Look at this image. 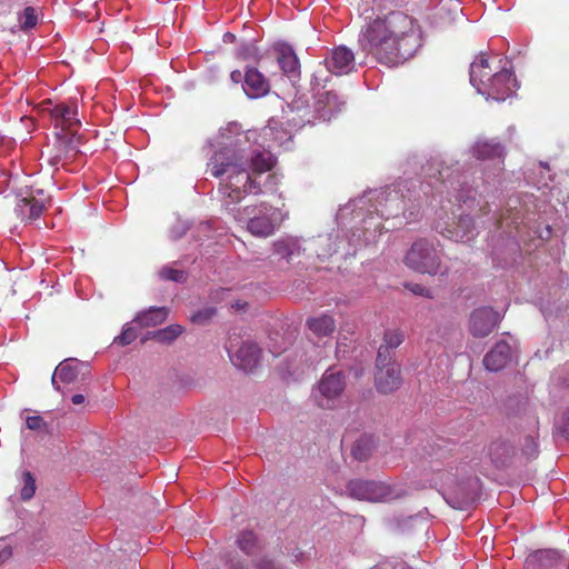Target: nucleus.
<instances>
[{"label":"nucleus","instance_id":"obj_11","mask_svg":"<svg viewBox=\"0 0 569 569\" xmlns=\"http://www.w3.org/2000/svg\"><path fill=\"white\" fill-rule=\"evenodd\" d=\"M497 68H492L488 58L485 53L478 54L475 60L470 64L469 77L470 83L473 88H476L478 93H482L486 82L490 81V78L493 76L495 70Z\"/></svg>","mask_w":569,"mask_h":569},{"label":"nucleus","instance_id":"obj_1","mask_svg":"<svg viewBox=\"0 0 569 569\" xmlns=\"http://www.w3.org/2000/svg\"><path fill=\"white\" fill-rule=\"evenodd\" d=\"M257 137V131H242L238 122H229L219 129L213 142H210L222 146L211 157L208 168L213 177H226L221 191L229 203L239 202L248 193H260L261 187L256 176L269 171L273 166L271 153L254 147Z\"/></svg>","mask_w":569,"mask_h":569},{"label":"nucleus","instance_id":"obj_20","mask_svg":"<svg viewBox=\"0 0 569 569\" xmlns=\"http://www.w3.org/2000/svg\"><path fill=\"white\" fill-rule=\"evenodd\" d=\"M560 561V555L556 550H540L530 555L527 560L526 569H551Z\"/></svg>","mask_w":569,"mask_h":569},{"label":"nucleus","instance_id":"obj_42","mask_svg":"<svg viewBox=\"0 0 569 569\" xmlns=\"http://www.w3.org/2000/svg\"><path fill=\"white\" fill-rule=\"evenodd\" d=\"M27 428L30 430H43L47 423L40 416H30L26 420Z\"/></svg>","mask_w":569,"mask_h":569},{"label":"nucleus","instance_id":"obj_25","mask_svg":"<svg viewBox=\"0 0 569 569\" xmlns=\"http://www.w3.org/2000/svg\"><path fill=\"white\" fill-rule=\"evenodd\" d=\"M278 62L281 70L289 76L296 77L299 73V60L291 47L282 44L278 49Z\"/></svg>","mask_w":569,"mask_h":569},{"label":"nucleus","instance_id":"obj_7","mask_svg":"<svg viewBox=\"0 0 569 569\" xmlns=\"http://www.w3.org/2000/svg\"><path fill=\"white\" fill-rule=\"evenodd\" d=\"M375 385L379 392L391 393L402 385L400 366L383 357V348H379L377 356V372Z\"/></svg>","mask_w":569,"mask_h":569},{"label":"nucleus","instance_id":"obj_50","mask_svg":"<svg viewBox=\"0 0 569 569\" xmlns=\"http://www.w3.org/2000/svg\"><path fill=\"white\" fill-rule=\"evenodd\" d=\"M437 173L439 176V179H445V172L442 169H437Z\"/></svg>","mask_w":569,"mask_h":569},{"label":"nucleus","instance_id":"obj_37","mask_svg":"<svg viewBox=\"0 0 569 569\" xmlns=\"http://www.w3.org/2000/svg\"><path fill=\"white\" fill-rule=\"evenodd\" d=\"M78 123H79V120L77 118V109L68 106L67 109L64 110V114H63L62 119L60 120L62 130L70 131L71 128Z\"/></svg>","mask_w":569,"mask_h":569},{"label":"nucleus","instance_id":"obj_12","mask_svg":"<svg viewBox=\"0 0 569 569\" xmlns=\"http://www.w3.org/2000/svg\"><path fill=\"white\" fill-rule=\"evenodd\" d=\"M325 62L331 73L347 74L355 68V54L346 46H339L331 51Z\"/></svg>","mask_w":569,"mask_h":569},{"label":"nucleus","instance_id":"obj_52","mask_svg":"<svg viewBox=\"0 0 569 569\" xmlns=\"http://www.w3.org/2000/svg\"><path fill=\"white\" fill-rule=\"evenodd\" d=\"M427 173L430 176V177H436L437 173L436 172H432L431 168L429 169H426Z\"/></svg>","mask_w":569,"mask_h":569},{"label":"nucleus","instance_id":"obj_36","mask_svg":"<svg viewBox=\"0 0 569 569\" xmlns=\"http://www.w3.org/2000/svg\"><path fill=\"white\" fill-rule=\"evenodd\" d=\"M216 315L213 307H206L191 316V321L196 325L203 326L208 323Z\"/></svg>","mask_w":569,"mask_h":569},{"label":"nucleus","instance_id":"obj_23","mask_svg":"<svg viewBox=\"0 0 569 569\" xmlns=\"http://www.w3.org/2000/svg\"><path fill=\"white\" fill-rule=\"evenodd\" d=\"M307 327L316 337H327L336 330V321L330 315L308 318Z\"/></svg>","mask_w":569,"mask_h":569},{"label":"nucleus","instance_id":"obj_47","mask_svg":"<svg viewBox=\"0 0 569 569\" xmlns=\"http://www.w3.org/2000/svg\"><path fill=\"white\" fill-rule=\"evenodd\" d=\"M84 400H86L84 396H83V395H80V393L74 395V396H72V398H71L72 403H73V405H77V406H78V405H82V403L84 402Z\"/></svg>","mask_w":569,"mask_h":569},{"label":"nucleus","instance_id":"obj_53","mask_svg":"<svg viewBox=\"0 0 569 569\" xmlns=\"http://www.w3.org/2000/svg\"><path fill=\"white\" fill-rule=\"evenodd\" d=\"M400 569H411V568L402 566Z\"/></svg>","mask_w":569,"mask_h":569},{"label":"nucleus","instance_id":"obj_26","mask_svg":"<svg viewBox=\"0 0 569 569\" xmlns=\"http://www.w3.org/2000/svg\"><path fill=\"white\" fill-rule=\"evenodd\" d=\"M168 317V309L164 307H151L137 315L134 322L140 327H156L164 322Z\"/></svg>","mask_w":569,"mask_h":569},{"label":"nucleus","instance_id":"obj_49","mask_svg":"<svg viewBox=\"0 0 569 569\" xmlns=\"http://www.w3.org/2000/svg\"><path fill=\"white\" fill-rule=\"evenodd\" d=\"M232 308H234L237 310L243 309L244 308V303L237 302L236 305L232 306Z\"/></svg>","mask_w":569,"mask_h":569},{"label":"nucleus","instance_id":"obj_9","mask_svg":"<svg viewBox=\"0 0 569 569\" xmlns=\"http://www.w3.org/2000/svg\"><path fill=\"white\" fill-rule=\"evenodd\" d=\"M486 90L482 91V96L492 98L497 101H503L509 97L517 87V80L512 72L506 68L496 69L493 76L489 82H486Z\"/></svg>","mask_w":569,"mask_h":569},{"label":"nucleus","instance_id":"obj_18","mask_svg":"<svg viewBox=\"0 0 569 569\" xmlns=\"http://www.w3.org/2000/svg\"><path fill=\"white\" fill-rule=\"evenodd\" d=\"M381 217L389 219L396 218L403 211L405 203L402 196L397 190H386L379 196Z\"/></svg>","mask_w":569,"mask_h":569},{"label":"nucleus","instance_id":"obj_28","mask_svg":"<svg viewBox=\"0 0 569 569\" xmlns=\"http://www.w3.org/2000/svg\"><path fill=\"white\" fill-rule=\"evenodd\" d=\"M488 451L496 465H503L509 458L511 449L505 441L497 440L490 443Z\"/></svg>","mask_w":569,"mask_h":569},{"label":"nucleus","instance_id":"obj_30","mask_svg":"<svg viewBox=\"0 0 569 569\" xmlns=\"http://www.w3.org/2000/svg\"><path fill=\"white\" fill-rule=\"evenodd\" d=\"M372 440L368 437H361L352 447V456L355 459L363 461L367 460L372 451Z\"/></svg>","mask_w":569,"mask_h":569},{"label":"nucleus","instance_id":"obj_29","mask_svg":"<svg viewBox=\"0 0 569 569\" xmlns=\"http://www.w3.org/2000/svg\"><path fill=\"white\" fill-rule=\"evenodd\" d=\"M403 339L405 335L402 331L398 329H388L383 336L385 343L380 346V348H383V357L388 358L389 349L399 347L403 342Z\"/></svg>","mask_w":569,"mask_h":569},{"label":"nucleus","instance_id":"obj_24","mask_svg":"<svg viewBox=\"0 0 569 569\" xmlns=\"http://www.w3.org/2000/svg\"><path fill=\"white\" fill-rule=\"evenodd\" d=\"M472 153L478 159H501L503 147L493 140H478L472 148Z\"/></svg>","mask_w":569,"mask_h":569},{"label":"nucleus","instance_id":"obj_46","mask_svg":"<svg viewBox=\"0 0 569 569\" xmlns=\"http://www.w3.org/2000/svg\"><path fill=\"white\" fill-rule=\"evenodd\" d=\"M230 78L234 83H239L242 81V73L239 70H234L231 72Z\"/></svg>","mask_w":569,"mask_h":569},{"label":"nucleus","instance_id":"obj_16","mask_svg":"<svg viewBox=\"0 0 569 569\" xmlns=\"http://www.w3.org/2000/svg\"><path fill=\"white\" fill-rule=\"evenodd\" d=\"M262 142H258L254 144L259 150L267 151V148H271L272 146H282L284 142L291 140V136L289 132H287L282 127L281 123L271 119L262 129L261 132Z\"/></svg>","mask_w":569,"mask_h":569},{"label":"nucleus","instance_id":"obj_40","mask_svg":"<svg viewBox=\"0 0 569 569\" xmlns=\"http://www.w3.org/2000/svg\"><path fill=\"white\" fill-rule=\"evenodd\" d=\"M258 53V48L253 43L243 44L238 52L239 57H241L244 60L257 59Z\"/></svg>","mask_w":569,"mask_h":569},{"label":"nucleus","instance_id":"obj_39","mask_svg":"<svg viewBox=\"0 0 569 569\" xmlns=\"http://www.w3.org/2000/svg\"><path fill=\"white\" fill-rule=\"evenodd\" d=\"M522 451L528 458H535L538 453V442L536 437L527 436L522 443Z\"/></svg>","mask_w":569,"mask_h":569},{"label":"nucleus","instance_id":"obj_15","mask_svg":"<svg viewBox=\"0 0 569 569\" xmlns=\"http://www.w3.org/2000/svg\"><path fill=\"white\" fill-rule=\"evenodd\" d=\"M512 348L506 340L498 341L493 348L485 356L483 365L490 371L503 369L511 360Z\"/></svg>","mask_w":569,"mask_h":569},{"label":"nucleus","instance_id":"obj_31","mask_svg":"<svg viewBox=\"0 0 569 569\" xmlns=\"http://www.w3.org/2000/svg\"><path fill=\"white\" fill-rule=\"evenodd\" d=\"M237 543L244 553L252 555L257 547V538L253 532L243 531L240 533Z\"/></svg>","mask_w":569,"mask_h":569},{"label":"nucleus","instance_id":"obj_3","mask_svg":"<svg viewBox=\"0 0 569 569\" xmlns=\"http://www.w3.org/2000/svg\"><path fill=\"white\" fill-rule=\"evenodd\" d=\"M403 262L416 272L440 277L448 274V267L442 264L439 252L427 239L416 240L405 254Z\"/></svg>","mask_w":569,"mask_h":569},{"label":"nucleus","instance_id":"obj_41","mask_svg":"<svg viewBox=\"0 0 569 569\" xmlns=\"http://www.w3.org/2000/svg\"><path fill=\"white\" fill-rule=\"evenodd\" d=\"M406 288L408 290H410L416 296L426 297V298H429V299L433 298L432 291L429 288H427V287H425L422 284L409 283V284H406Z\"/></svg>","mask_w":569,"mask_h":569},{"label":"nucleus","instance_id":"obj_5","mask_svg":"<svg viewBox=\"0 0 569 569\" xmlns=\"http://www.w3.org/2000/svg\"><path fill=\"white\" fill-rule=\"evenodd\" d=\"M346 388L345 375L341 371L327 370L313 389L312 397L321 409H336Z\"/></svg>","mask_w":569,"mask_h":569},{"label":"nucleus","instance_id":"obj_2","mask_svg":"<svg viewBox=\"0 0 569 569\" xmlns=\"http://www.w3.org/2000/svg\"><path fill=\"white\" fill-rule=\"evenodd\" d=\"M358 44L385 64L409 59L420 46L415 20L400 11L368 20L361 28Z\"/></svg>","mask_w":569,"mask_h":569},{"label":"nucleus","instance_id":"obj_35","mask_svg":"<svg viewBox=\"0 0 569 569\" xmlns=\"http://www.w3.org/2000/svg\"><path fill=\"white\" fill-rule=\"evenodd\" d=\"M19 22L23 30L33 28L38 22L36 10L32 7H27L20 16Z\"/></svg>","mask_w":569,"mask_h":569},{"label":"nucleus","instance_id":"obj_17","mask_svg":"<svg viewBox=\"0 0 569 569\" xmlns=\"http://www.w3.org/2000/svg\"><path fill=\"white\" fill-rule=\"evenodd\" d=\"M46 206L43 200L37 199L34 196H28L19 199L14 207V213L18 218L26 222L37 220L43 212Z\"/></svg>","mask_w":569,"mask_h":569},{"label":"nucleus","instance_id":"obj_48","mask_svg":"<svg viewBox=\"0 0 569 569\" xmlns=\"http://www.w3.org/2000/svg\"><path fill=\"white\" fill-rule=\"evenodd\" d=\"M230 569H247V567L240 562V561H234L233 559L230 560Z\"/></svg>","mask_w":569,"mask_h":569},{"label":"nucleus","instance_id":"obj_27","mask_svg":"<svg viewBox=\"0 0 569 569\" xmlns=\"http://www.w3.org/2000/svg\"><path fill=\"white\" fill-rule=\"evenodd\" d=\"M78 143H79V138L76 136V133H73V132H70V134L66 133L63 139H61V141H60V144L63 146V149L60 151V153L58 156H56L52 159H49V163L51 166H57L61 160H63V164H64L67 160H69L70 158H72L73 156H76L79 152Z\"/></svg>","mask_w":569,"mask_h":569},{"label":"nucleus","instance_id":"obj_43","mask_svg":"<svg viewBox=\"0 0 569 569\" xmlns=\"http://www.w3.org/2000/svg\"><path fill=\"white\" fill-rule=\"evenodd\" d=\"M257 569H284L283 567L277 565L273 560L263 557L256 563Z\"/></svg>","mask_w":569,"mask_h":569},{"label":"nucleus","instance_id":"obj_6","mask_svg":"<svg viewBox=\"0 0 569 569\" xmlns=\"http://www.w3.org/2000/svg\"><path fill=\"white\" fill-rule=\"evenodd\" d=\"M270 210L267 206H248L243 209H233V217L240 222H247V229L252 236L267 238L276 230Z\"/></svg>","mask_w":569,"mask_h":569},{"label":"nucleus","instance_id":"obj_38","mask_svg":"<svg viewBox=\"0 0 569 569\" xmlns=\"http://www.w3.org/2000/svg\"><path fill=\"white\" fill-rule=\"evenodd\" d=\"M159 274L162 279L172 280L174 282H183L186 280V274L183 271L170 267H163Z\"/></svg>","mask_w":569,"mask_h":569},{"label":"nucleus","instance_id":"obj_13","mask_svg":"<svg viewBox=\"0 0 569 569\" xmlns=\"http://www.w3.org/2000/svg\"><path fill=\"white\" fill-rule=\"evenodd\" d=\"M88 365L84 362H80L77 359H66L61 361L56 368L53 376L51 378V383L53 388L59 391L60 386L58 385V379L63 383H71L77 380L78 376L88 370Z\"/></svg>","mask_w":569,"mask_h":569},{"label":"nucleus","instance_id":"obj_4","mask_svg":"<svg viewBox=\"0 0 569 569\" xmlns=\"http://www.w3.org/2000/svg\"><path fill=\"white\" fill-rule=\"evenodd\" d=\"M348 495L351 498L369 502H385L398 499L405 495V490L389 486L385 482L355 479L347 485Z\"/></svg>","mask_w":569,"mask_h":569},{"label":"nucleus","instance_id":"obj_22","mask_svg":"<svg viewBox=\"0 0 569 569\" xmlns=\"http://www.w3.org/2000/svg\"><path fill=\"white\" fill-rule=\"evenodd\" d=\"M272 248L276 256L288 262L301 254V246L299 241L293 238L278 239L272 243Z\"/></svg>","mask_w":569,"mask_h":569},{"label":"nucleus","instance_id":"obj_21","mask_svg":"<svg viewBox=\"0 0 569 569\" xmlns=\"http://www.w3.org/2000/svg\"><path fill=\"white\" fill-rule=\"evenodd\" d=\"M343 106L345 101L341 100L336 92L327 91L319 97L316 108L321 118L329 120L335 113L340 111Z\"/></svg>","mask_w":569,"mask_h":569},{"label":"nucleus","instance_id":"obj_8","mask_svg":"<svg viewBox=\"0 0 569 569\" xmlns=\"http://www.w3.org/2000/svg\"><path fill=\"white\" fill-rule=\"evenodd\" d=\"M237 339H230L227 350L232 363L244 371H252L260 362L261 349L251 340L242 341L239 346Z\"/></svg>","mask_w":569,"mask_h":569},{"label":"nucleus","instance_id":"obj_44","mask_svg":"<svg viewBox=\"0 0 569 569\" xmlns=\"http://www.w3.org/2000/svg\"><path fill=\"white\" fill-rule=\"evenodd\" d=\"M68 106L66 104H57L54 106L53 108L50 109V114L51 117L60 122V120L62 119L63 114H64V110L67 109Z\"/></svg>","mask_w":569,"mask_h":569},{"label":"nucleus","instance_id":"obj_33","mask_svg":"<svg viewBox=\"0 0 569 569\" xmlns=\"http://www.w3.org/2000/svg\"><path fill=\"white\" fill-rule=\"evenodd\" d=\"M36 492V480L29 471L22 475V488L20 490V497L22 500H29L34 496Z\"/></svg>","mask_w":569,"mask_h":569},{"label":"nucleus","instance_id":"obj_14","mask_svg":"<svg viewBox=\"0 0 569 569\" xmlns=\"http://www.w3.org/2000/svg\"><path fill=\"white\" fill-rule=\"evenodd\" d=\"M437 229L443 237L457 242H467L473 238V222L468 214L460 216L458 222L445 228L438 224Z\"/></svg>","mask_w":569,"mask_h":569},{"label":"nucleus","instance_id":"obj_32","mask_svg":"<svg viewBox=\"0 0 569 569\" xmlns=\"http://www.w3.org/2000/svg\"><path fill=\"white\" fill-rule=\"evenodd\" d=\"M182 333V327L179 325H171L167 328L157 331L153 337L160 342H171Z\"/></svg>","mask_w":569,"mask_h":569},{"label":"nucleus","instance_id":"obj_10","mask_svg":"<svg viewBox=\"0 0 569 569\" xmlns=\"http://www.w3.org/2000/svg\"><path fill=\"white\" fill-rule=\"evenodd\" d=\"M500 319V313L492 308H478L470 316V332L475 337H486L492 332Z\"/></svg>","mask_w":569,"mask_h":569},{"label":"nucleus","instance_id":"obj_51","mask_svg":"<svg viewBox=\"0 0 569 569\" xmlns=\"http://www.w3.org/2000/svg\"><path fill=\"white\" fill-rule=\"evenodd\" d=\"M292 557L295 558V561H299L300 557H302V552L293 553Z\"/></svg>","mask_w":569,"mask_h":569},{"label":"nucleus","instance_id":"obj_45","mask_svg":"<svg viewBox=\"0 0 569 569\" xmlns=\"http://www.w3.org/2000/svg\"><path fill=\"white\" fill-rule=\"evenodd\" d=\"M11 549L0 543V566L11 557Z\"/></svg>","mask_w":569,"mask_h":569},{"label":"nucleus","instance_id":"obj_34","mask_svg":"<svg viewBox=\"0 0 569 569\" xmlns=\"http://www.w3.org/2000/svg\"><path fill=\"white\" fill-rule=\"evenodd\" d=\"M137 337L138 332L136 328L131 323H126L123 326L122 332L114 338L113 342L121 346H128L133 342Z\"/></svg>","mask_w":569,"mask_h":569},{"label":"nucleus","instance_id":"obj_19","mask_svg":"<svg viewBox=\"0 0 569 569\" xmlns=\"http://www.w3.org/2000/svg\"><path fill=\"white\" fill-rule=\"evenodd\" d=\"M243 90L249 98H260L268 93L269 82L257 69H248L244 74Z\"/></svg>","mask_w":569,"mask_h":569}]
</instances>
